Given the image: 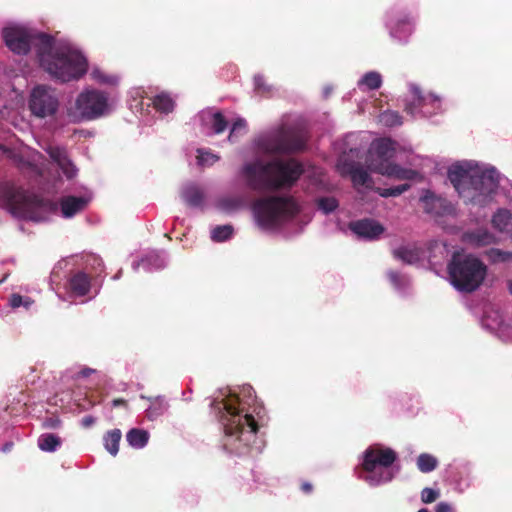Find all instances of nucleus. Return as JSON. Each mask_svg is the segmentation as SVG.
Here are the masks:
<instances>
[{
	"mask_svg": "<svg viewBox=\"0 0 512 512\" xmlns=\"http://www.w3.org/2000/svg\"><path fill=\"white\" fill-rule=\"evenodd\" d=\"M3 39L6 46L19 55L27 54L33 46L40 66L62 82L79 79L87 72V60L82 53L69 44H56L49 34L13 27L3 30Z\"/></svg>",
	"mask_w": 512,
	"mask_h": 512,
	"instance_id": "1",
	"label": "nucleus"
},
{
	"mask_svg": "<svg viewBox=\"0 0 512 512\" xmlns=\"http://www.w3.org/2000/svg\"><path fill=\"white\" fill-rule=\"evenodd\" d=\"M304 173L301 162L294 158L254 161L243 166L247 186L257 192H277L292 188Z\"/></svg>",
	"mask_w": 512,
	"mask_h": 512,
	"instance_id": "2",
	"label": "nucleus"
},
{
	"mask_svg": "<svg viewBox=\"0 0 512 512\" xmlns=\"http://www.w3.org/2000/svg\"><path fill=\"white\" fill-rule=\"evenodd\" d=\"M448 179L465 203L481 207L492 201L499 185V175L494 168L466 169L453 165L448 170Z\"/></svg>",
	"mask_w": 512,
	"mask_h": 512,
	"instance_id": "3",
	"label": "nucleus"
},
{
	"mask_svg": "<svg viewBox=\"0 0 512 512\" xmlns=\"http://www.w3.org/2000/svg\"><path fill=\"white\" fill-rule=\"evenodd\" d=\"M0 200L9 212L21 219L41 221L42 213H55L58 204L9 183L0 184Z\"/></svg>",
	"mask_w": 512,
	"mask_h": 512,
	"instance_id": "4",
	"label": "nucleus"
},
{
	"mask_svg": "<svg viewBox=\"0 0 512 512\" xmlns=\"http://www.w3.org/2000/svg\"><path fill=\"white\" fill-rule=\"evenodd\" d=\"M447 271L452 286L463 293L476 291L487 276V266L479 258L458 252L452 255Z\"/></svg>",
	"mask_w": 512,
	"mask_h": 512,
	"instance_id": "5",
	"label": "nucleus"
},
{
	"mask_svg": "<svg viewBox=\"0 0 512 512\" xmlns=\"http://www.w3.org/2000/svg\"><path fill=\"white\" fill-rule=\"evenodd\" d=\"M220 404L226 412V422L223 423L225 435L235 436L239 442L248 444L259 429L253 415L245 411L244 404L238 396H231Z\"/></svg>",
	"mask_w": 512,
	"mask_h": 512,
	"instance_id": "6",
	"label": "nucleus"
},
{
	"mask_svg": "<svg viewBox=\"0 0 512 512\" xmlns=\"http://www.w3.org/2000/svg\"><path fill=\"white\" fill-rule=\"evenodd\" d=\"M252 209L258 225L266 229L276 227L299 212L296 201L292 197L283 196L257 199Z\"/></svg>",
	"mask_w": 512,
	"mask_h": 512,
	"instance_id": "7",
	"label": "nucleus"
},
{
	"mask_svg": "<svg viewBox=\"0 0 512 512\" xmlns=\"http://www.w3.org/2000/svg\"><path fill=\"white\" fill-rule=\"evenodd\" d=\"M397 460V453L388 447L372 445L363 455L362 469L368 474L364 480L371 486L390 482L394 473L390 467Z\"/></svg>",
	"mask_w": 512,
	"mask_h": 512,
	"instance_id": "8",
	"label": "nucleus"
},
{
	"mask_svg": "<svg viewBox=\"0 0 512 512\" xmlns=\"http://www.w3.org/2000/svg\"><path fill=\"white\" fill-rule=\"evenodd\" d=\"M395 148L390 139L382 138L372 143L369 168L379 174L396 179H413L416 172L388 162L394 156Z\"/></svg>",
	"mask_w": 512,
	"mask_h": 512,
	"instance_id": "9",
	"label": "nucleus"
},
{
	"mask_svg": "<svg viewBox=\"0 0 512 512\" xmlns=\"http://www.w3.org/2000/svg\"><path fill=\"white\" fill-rule=\"evenodd\" d=\"M307 136L304 130L296 127H281L277 133L263 140V149L272 154H292L303 151Z\"/></svg>",
	"mask_w": 512,
	"mask_h": 512,
	"instance_id": "10",
	"label": "nucleus"
},
{
	"mask_svg": "<svg viewBox=\"0 0 512 512\" xmlns=\"http://www.w3.org/2000/svg\"><path fill=\"white\" fill-rule=\"evenodd\" d=\"M108 96L98 90H88L80 93L75 102L78 116L75 120H95L104 116L108 111Z\"/></svg>",
	"mask_w": 512,
	"mask_h": 512,
	"instance_id": "11",
	"label": "nucleus"
},
{
	"mask_svg": "<svg viewBox=\"0 0 512 512\" xmlns=\"http://www.w3.org/2000/svg\"><path fill=\"white\" fill-rule=\"evenodd\" d=\"M59 105V99L55 91L46 85L34 87L28 100L31 114L40 119L53 117L57 113Z\"/></svg>",
	"mask_w": 512,
	"mask_h": 512,
	"instance_id": "12",
	"label": "nucleus"
},
{
	"mask_svg": "<svg viewBox=\"0 0 512 512\" xmlns=\"http://www.w3.org/2000/svg\"><path fill=\"white\" fill-rule=\"evenodd\" d=\"M424 212L435 217L452 216L455 214L454 205L441 195H437L431 190L424 191L420 197Z\"/></svg>",
	"mask_w": 512,
	"mask_h": 512,
	"instance_id": "13",
	"label": "nucleus"
},
{
	"mask_svg": "<svg viewBox=\"0 0 512 512\" xmlns=\"http://www.w3.org/2000/svg\"><path fill=\"white\" fill-rule=\"evenodd\" d=\"M349 228L358 237L367 240L378 239L385 230L379 222L368 218L351 222Z\"/></svg>",
	"mask_w": 512,
	"mask_h": 512,
	"instance_id": "14",
	"label": "nucleus"
},
{
	"mask_svg": "<svg viewBox=\"0 0 512 512\" xmlns=\"http://www.w3.org/2000/svg\"><path fill=\"white\" fill-rule=\"evenodd\" d=\"M46 152L57 163L67 179H73L76 176L78 170L69 159L67 150L64 147L50 145Z\"/></svg>",
	"mask_w": 512,
	"mask_h": 512,
	"instance_id": "15",
	"label": "nucleus"
},
{
	"mask_svg": "<svg viewBox=\"0 0 512 512\" xmlns=\"http://www.w3.org/2000/svg\"><path fill=\"white\" fill-rule=\"evenodd\" d=\"M342 173L350 176L351 181L355 187L364 186L365 188L373 189V179L359 163H344L342 167Z\"/></svg>",
	"mask_w": 512,
	"mask_h": 512,
	"instance_id": "16",
	"label": "nucleus"
},
{
	"mask_svg": "<svg viewBox=\"0 0 512 512\" xmlns=\"http://www.w3.org/2000/svg\"><path fill=\"white\" fill-rule=\"evenodd\" d=\"M60 205L63 216L69 218L82 211L87 205V200L83 197L67 196L61 199Z\"/></svg>",
	"mask_w": 512,
	"mask_h": 512,
	"instance_id": "17",
	"label": "nucleus"
},
{
	"mask_svg": "<svg viewBox=\"0 0 512 512\" xmlns=\"http://www.w3.org/2000/svg\"><path fill=\"white\" fill-rule=\"evenodd\" d=\"M181 198L191 207H200L204 201V192L199 186L189 184L182 189Z\"/></svg>",
	"mask_w": 512,
	"mask_h": 512,
	"instance_id": "18",
	"label": "nucleus"
},
{
	"mask_svg": "<svg viewBox=\"0 0 512 512\" xmlns=\"http://www.w3.org/2000/svg\"><path fill=\"white\" fill-rule=\"evenodd\" d=\"M71 291L78 296H85L91 288L90 277L84 272H77L69 279Z\"/></svg>",
	"mask_w": 512,
	"mask_h": 512,
	"instance_id": "19",
	"label": "nucleus"
},
{
	"mask_svg": "<svg viewBox=\"0 0 512 512\" xmlns=\"http://www.w3.org/2000/svg\"><path fill=\"white\" fill-rule=\"evenodd\" d=\"M466 240L476 246L484 247L496 242V237L487 229H477L465 235Z\"/></svg>",
	"mask_w": 512,
	"mask_h": 512,
	"instance_id": "20",
	"label": "nucleus"
},
{
	"mask_svg": "<svg viewBox=\"0 0 512 512\" xmlns=\"http://www.w3.org/2000/svg\"><path fill=\"white\" fill-rule=\"evenodd\" d=\"M149 433L140 428H132L126 434V440L135 449L145 447L149 441Z\"/></svg>",
	"mask_w": 512,
	"mask_h": 512,
	"instance_id": "21",
	"label": "nucleus"
},
{
	"mask_svg": "<svg viewBox=\"0 0 512 512\" xmlns=\"http://www.w3.org/2000/svg\"><path fill=\"white\" fill-rule=\"evenodd\" d=\"M37 444L42 451L54 452L61 446L62 440L56 434L44 433L39 436Z\"/></svg>",
	"mask_w": 512,
	"mask_h": 512,
	"instance_id": "22",
	"label": "nucleus"
},
{
	"mask_svg": "<svg viewBox=\"0 0 512 512\" xmlns=\"http://www.w3.org/2000/svg\"><path fill=\"white\" fill-rule=\"evenodd\" d=\"M122 438V433L120 429H113L108 431L104 437V447L105 449L112 455L116 456L119 451V444Z\"/></svg>",
	"mask_w": 512,
	"mask_h": 512,
	"instance_id": "23",
	"label": "nucleus"
},
{
	"mask_svg": "<svg viewBox=\"0 0 512 512\" xmlns=\"http://www.w3.org/2000/svg\"><path fill=\"white\" fill-rule=\"evenodd\" d=\"M512 215L507 209H499L492 217V225L500 232L506 231L511 224Z\"/></svg>",
	"mask_w": 512,
	"mask_h": 512,
	"instance_id": "24",
	"label": "nucleus"
},
{
	"mask_svg": "<svg viewBox=\"0 0 512 512\" xmlns=\"http://www.w3.org/2000/svg\"><path fill=\"white\" fill-rule=\"evenodd\" d=\"M412 100L405 104V112L411 116H415L418 109L422 107L424 103V97L422 96L421 90L416 87H411Z\"/></svg>",
	"mask_w": 512,
	"mask_h": 512,
	"instance_id": "25",
	"label": "nucleus"
},
{
	"mask_svg": "<svg viewBox=\"0 0 512 512\" xmlns=\"http://www.w3.org/2000/svg\"><path fill=\"white\" fill-rule=\"evenodd\" d=\"M438 465L437 459L428 453H422L417 458V467L422 473H429L436 469Z\"/></svg>",
	"mask_w": 512,
	"mask_h": 512,
	"instance_id": "26",
	"label": "nucleus"
},
{
	"mask_svg": "<svg viewBox=\"0 0 512 512\" xmlns=\"http://www.w3.org/2000/svg\"><path fill=\"white\" fill-rule=\"evenodd\" d=\"M153 106L160 112L169 113L174 109V101L169 95L161 93L154 97Z\"/></svg>",
	"mask_w": 512,
	"mask_h": 512,
	"instance_id": "27",
	"label": "nucleus"
},
{
	"mask_svg": "<svg viewBox=\"0 0 512 512\" xmlns=\"http://www.w3.org/2000/svg\"><path fill=\"white\" fill-rule=\"evenodd\" d=\"M410 187H411L410 184L404 183V184H400V185H397V186H394V187H390V188H380V187H377L375 189V191L381 197H384V198L396 197V196H399L402 193L406 192L407 190H409Z\"/></svg>",
	"mask_w": 512,
	"mask_h": 512,
	"instance_id": "28",
	"label": "nucleus"
},
{
	"mask_svg": "<svg viewBox=\"0 0 512 512\" xmlns=\"http://www.w3.org/2000/svg\"><path fill=\"white\" fill-rule=\"evenodd\" d=\"M379 121L387 127H394L402 124V117L398 112L388 110L380 114Z\"/></svg>",
	"mask_w": 512,
	"mask_h": 512,
	"instance_id": "29",
	"label": "nucleus"
},
{
	"mask_svg": "<svg viewBox=\"0 0 512 512\" xmlns=\"http://www.w3.org/2000/svg\"><path fill=\"white\" fill-rule=\"evenodd\" d=\"M227 127L228 121L220 111H217L212 114L211 128L215 134L223 133L227 129Z\"/></svg>",
	"mask_w": 512,
	"mask_h": 512,
	"instance_id": "30",
	"label": "nucleus"
},
{
	"mask_svg": "<svg viewBox=\"0 0 512 512\" xmlns=\"http://www.w3.org/2000/svg\"><path fill=\"white\" fill-rule=\"evenodd\" d=\"M233 227L231 225L216 226L211 232V238L216 242H222L231 237Z\"/></svg>",
	"mask_w": 512,
	"mask_h": 512,
	"instance_id": "31",
	"label": "nucleus"
},
{
	"mask_svg": "<svg viewBox=\"0 0 512 512\" xmlns=\"http://www.w3.org/2000/svg\"><path fill=\"white\" fill-rule=\"evenodd\" d=\"M360 84L367 86L370 90L378 89L382 84L381 75L378 72H368L363 76Z\"/></svg>",
	"mask_w": 512,
	"mask_h": 512,
	"instance_id": "32",
	"label": "nucleus"
},
{
	"mask_svg": "<svg viewBox=\"0 0 512 512\" xmlns=\"http://www.w3.org/2000/svg\"><path fill=\"white\" fill-rule=\"evenodd\" d=\"M393 255L395 258L408 264H412L417 259V255L411 249L404 246L395 249Z\"/></svg>",
	"mask_w": 512,
	"mask_h": 512,
	"instance_id": "33",
	"label": "nucleus"
},
{
	"mask_svg": "<svg viewBox=\"0 0 512 512\" xmlns=\"http://www.w3.org/2000/svg\"><path fill=\"white\" fill-rule=\"evenodd\" d=\"M485 255L489 261L494 262V263L506 262L512 257L511 253L502 251L497 248H491V249L487 250L485 252Z\"/></svg>",
	"mask_w": 512,
	"mask_h": 512,
	"instance_id": "34",
	"label": "nucleus"
},
{
	"mask_svg": "<svg viewBox=\"0 0 512 512\" xmlns=\"http://www.w3.org/2000/svg\"><path fill=\"white\" fill-rule=\"evenodd\" d=\"M338 205V201L334 197H322L317 200L318 208L325 214L333 212Z\"/></svg>",
	"mask_w": 512,
	"mask_h": 512,
	"instance_id": "35",
	"label": "nucleus"
},
{
	"mask_svg": "<svg viewBox=\"0 0 512 512\" xmlns=\"http://www.w3.org/2000/svg\"><path fill=\"white\" fill-rule=\"evenodd\" d=\"M439 496V491H436L432 488L426 487L421 491V500L423 503L426 504L436 501L439 498Z\"/></svg>",
	"mask_w": 512,
	"mask_h": 512,
	"instance_id": "36",
	"label": "nucleus"
},
{
	"mask_svg": "<svg viewBox=\"0 0 512 512\" xmlns=\"http://www.w3.org/2000/svg\"><path fill=\"white\" fill-rule=\"evenodd\" d=\"M198 152H199V155L197 156V160L200 165H212L219 159V157L213 153H210V152L203 153L200 150H198Z\"/></svg>",
	"mask_w": 512,
	"mask_h": 512,
	"instance_id": "37",
	"label": "nucleus"
},
{
	"mask_svg": "<svg viewBox=\"0 0 512 512\" xmlns=\"http://www.w3.org/2000/svg\"><path fill=\"white\" fill-rule=\"evenodd\" d=\"M254 85L255 90L258 93L264 94L270 92V87L265 83V79L261 75H257L254 77Z\"/></svg>",
	"mask_w": 512,
	"mask_h": 512,
	"instance_id": "38",
	"label": "nucleus"
},
{
	"mask_svg": "<svg viewBox=\"0 0 512 512\" xmlns=\"http://www.w3.org/2000/svg\"><path fill=\"white\" fill-rule=\"evenodd\" d=\"M245 127H246V121L244 119L239 118L236 121H234L232 124L231 130H230L228 139L230 141H232L235 133L238 132L239 130L245 129Z\"/></svg>",
	"mask_w": 512,
	"mask_h": 512,
	"instance_id": "39",
	"label": "nucleus"
},
{
	"mask_svg": "<svg viewBox=\"0 0 512 512\" xmlns=\"http://www.w3.org/2000/svg\"><path fill=\"white\" fill-rule=\"evenodd\" d=\"M60 426H61V420L59 418H55V417L47 418L43 422L44 428L56 429V428H59Z\"/></svg>",
	"mask_w": 512,
	"mask_h": 512,
	"instance_id": "40",
	"label": "nucleus"
},
{
	"mask_svg": "<svg viewBox=\"0 0 512 512\" xmlns=\"http://www.w3.org/2000/svg\"><path fill=\"white\" fill-rule=\"evenodd\" d=\"M435 512H456L453 506L447 502H439L436 505Z\"/></svg>",
	"mask_w": 512,
	"mask_h": 512,
	"instance_id": "41",
	"label": "nucleus"
},
{
	"mask_svg": "<svg viewBox=\"0 0 512 512\" xmlns=\"http://www.w3.org/2000/svg\"><path fill=\"white\" fill-rule=\"evenodd\" d=\"M22 296L19 294H13L10 300V304L13 308H18L22 305Z\"/></svg>",
	"mask_w": 512,
	"mask_h": 512,
	"instance_id": "42",
	"label": "nucleus"
},
{
	"mask_svg": "<svg viewBox=\"0 0 512 512\" xmlns=\"http://www.w3.org/2000/svg\"><path fill=\"white\" fill-rule=\"evenodd\" d=\"M95 423V418L91 415H87L82 418L81 425L84 428H90Z\"/></svg>",
	"mask_w": 512,
	"mask_h": 512,
	"instance_id": "43",
	"label": "nucleus"
},
{
	"mask_svg": "<svg viewBox=\"0 0 512 512\" xmlns=\"http://www.w3.org/2000/svg\"><path fill=\"white\" fill-rule=\"evenodd\" d=\"M300 489L305 494H310L313 491V485L310 482H302Z\"/></svg>",
	"mask_w": 512,
	"mask_h": 512,
	"instance_id": "44",
	"label": "nucleus"
},
{
	"mask_svg": "<svg viewBox=\"0 0 512 512\" xmlns=\"http://www.w3.org/2000/svg\"><path fill=\"white\" fill-rule=\"evenodd\" d=\"M412 24V20L410 17L408 16H405L403 19H400L398 22H397V26H400V25H403V26H408L409 29H408V32L410 33L411 32V29H410V26Z\"/></svg>",
	"mask_w": 512,
	"mask_h": 512,
	"instance_id": "45",
	"label": "nucleus"
},
{
	"mask_svg": "<svg viewBox=\"0 0 512 512\" xmlns=\"http://www.w3.org/2000/svg\"><path fill=\"white\" fill-rule=\"evenodd\" d=\"M112 406L113 407H118V406H124L126 407L127 406V401L123 398H116L112 401Z\"/></svg>",
	"mask_w": 512,
	"mask_h": 512,
	"instance_id": "46",
	"label": "nucleus"
},
{
	"mask_svg": "<svg viewBox=\"0 0 512 512\" xmlns=\"http://www.w3.org/2000/svg\"><path fill=\"white\" fill-rule=\"evenodd\" d=\"M388 277L392 282L397 283L399 279V274L396 271H390L388 273Z\"/></svg>",
	"mask_w": 512,
	"mask_h": 512,
	"instance_id": "47",
	"label": "nucleus"
},
{
	"mask_svg": "<svg viewBox=\"0 0 512 512\" xmlns=\"http://www.w3.org/2000/svg\"><path fill=\"white\" fill-rule=\"evenodd\" d=\"M93 372H94V370H93V369H91V368H84V369H82V370L79 372V375H80L81 377H88V376H90Z\"/></svg>",
	"mask_w": 512,
	"mask_h": 512,
	"instance_id": "48",
	"label": "nucleus"
},
{
	"mask_svg": "<svg viewBox=\"0 0 512 512\" xmlns=\"http://www.w3.org/2000/svg\"><path fill=\"white\" fill-rule=\"evenodd\" d=\"M13 445H14V444H13V442H6V443L3 445L2 450H3L4 452H9V451L12 449Z\"/></svg>",
	"mask_w": 512,
	"mask_h": 512,
	"instance_id": "49",
	"label": "nucleus"
},
{
	"mask_svg": "<svg viewBox=\"0 0 512 512\" xmlns=\"http://www.w3.org/2000/svg\"><path fill=\"white\" fill-rule=\"evenodd\" d=\"M397 33H398L397 29L391 28V31H390L391 36L398 37Z\"/></svg>",
	"mask_w": 512,
	"mask_h": 512,
	"instance_id": "50",
	"label": "nucleus"
},
{
	"mask_svg": "<svg viewBox=\"0 0 512 512\" xmlns=\"http://www.w3.org/2000/svg\"><path fill=\"white\" fill-rule=\"evenodd\" d=\"M508 290H509L510 294L512 295V281H509V283H508Z\"/></svg>",
	"mask_w": 512,
	"mask_h": 512,
	"instance_id": "51",
	"label": "nucleus"
},
{
	"mask_svg": "<svg viewBox=\"0 0 512 512\" xmlns=\"http://www.w3.org/2000/svg\"><path fill=\"white\" fill-rule=\"evenodd\" d=\"M418 512H429L427 509L423 508V509H420Z\"/></svg>",
	"mask_w": 512,
	"mask_h": 512,
	"instance_id": "52",
	"label": "nucleus"
}]
</instances>
